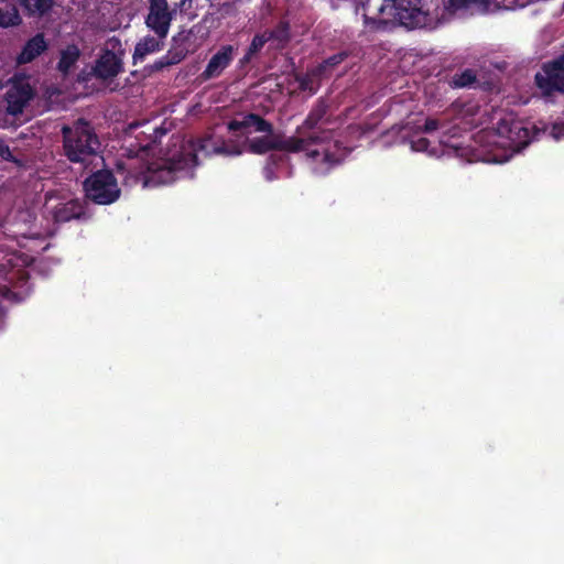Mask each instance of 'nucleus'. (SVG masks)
Returning a JSON list of instances; mask_svg holds the SVG:
<instances>
[{"instance_id":"obj_11","label":"nucleus","mask_w":564,"mask_h":564,"mask_svg":"<svg viewBox=\"0 0 564 564\" xmlns=\"http://www.w3.org/2000/svg\"><path fill=\"white\" fill-rule=\"evenodd\" d=\"M235 48L232 45H223L209 59L207 66L200 74L204 80L219 77L234 59Z\"/></svg>"},{"instance_id":"obj_5","label":"nucleus","mask_w":564,"mask_h":564,"mask_svg":"<svg viewBox=\"0 0 564 564\" xmlns=\"http://www.w3.org/2000/svg\"><path fill=\"white\" fill-rule=\"evenodd\" d=\"M534 85L544 98L564 95V52L541 65L534 75Z\"/></svg>"},{"instance_id":"obj_17","label":"nucleus","mask_w":564,"mask_h":564,"mask_svg":"<svg viewBox=\"0 0 564 564\" xmlns=\"http://www.w3.org/2000/svg\"><path fill=\"white\" fill-rule=\"evenodd\" d=\"M128 132L134 134L140 150H149L158 140L159 128L150 127L149 122H133L128 127Z\"/></svg>"},{"instance_id":"obj_34","label":"nucleus","mask_w":564,"mask_h":564,"mask_svg":"<svg viewBox=\"0 0 564 564\" xmlns=\"http://www.w3.org/2000/svg\"><path fill=\"white\" fill-rule=\"evenodd\" d=\"M313 80L308 76H304L299 79V87L301 90H310L312 94L315 93V89L313 88Z\"/></svg>"},{"instance_id":"obj_10","label":"nucleus","mask_w":564,"mask_h":564,"mask_svg":"<svg viewBox=\"0 0 564 564\" xmlns=\"http://www.w3.org/2000/svg\"><path fill=\"white\" fill-rule=\"evenodd\" d=\"M498 135L507 139L514 147L525 145L529 142V130L521 120L512 116L500 118L497 122Z\"/></svg>"},{"instance_id":"obj_7","label":"nucleus","mask_w":564,"mask_h":564,"mask_svg":"<svg viewBox=\"0 0 564 564\" xmlns=\"http://www.w3.org/2000/svg\"><path fill=\"white\" fill-rule=\"evenodd\" d=\"M145 25L160 37H166L176 9H170L167 0H148Z\"/></svg>"},{"instance_id":"obj_42","label":"nucleus","mask_w":564,"mask_h":564,"mask_svg":"<svg viewBox=\"0 0 564 564\" xmlns=\"http://www.w3.org/2000/svg\"><path fill=\"white\" fill-rule=\"evenodd\" d=\"M311 155H312V156H317V155H318V152H317V151H313V152L311 153Z\"/></svg>"},{"instance_id":"obj_36","label":"nucleus","mask_w":564,"mask_h":564,"mask_svg":"<svg viewBox=\"0 0 564 564\" xmlns=\"http://www.w3.org/2000/svg\"><path fill=\"white\" fill-rule=\"evenodd\" d=\"M430 144V141L426 138H419L416 141L412 142V149L415 151H423Z\"/></svg>"},{"instance_id":"obj_12","label":"nucleus","mask_w":564,"mask_h":564,"mask_svg":"<svg viewBox=\"0 0 564 564\" xmlns=\"http://www.w3.org/2000/svg\"><path fill=\"white\" fill-rule=\"evenodd\" d=\"M228 130L231 132L242 131L250 133V129L256 132H272L273 124L257 113H247L241 120H231L228 122Z\"/></svg>"},{"instance_id":"obj_23","label":"nucleus","mask_w":564,"mask_h":564,"mask_svg":"<svg viewBox=\"0 0 564 564\" xmlns=\"http://www.w3.org/2000/svg\"><path fill=\"white\" fill-rule=\"evenodd\" d=\"M328 111V105L324 99H318L314 107L308 112L303 122L302 128L306 130H314L317 124L324 119Z\"/></svg>"},{"instance_id":"obj_31","label":"nucleus","mask_w":564,"mask_h":564,"mask_svg":"<svg viewBox=\"0 0 564 564\" xmlns=\"http://www.w3.org/2000/svg\"><path fill=\"white\" fill-rule=\"evenodd\" d=\"M454 9H466L473 4H485L487 0H448Z\"/></svg>"},{"instance_id":"obj_18","label":"nucleus","mask_w":564,"mask_h":564,"mask_svg":"<svg viewBox=\"0 0 564 564\" xmlns=\"http://www.w3.org/2000/svg\"><path fill=\"white\" fill-rule=\"evenodd\" d=\"M212 9L213 10L205 15L204 21L209 23L210 28L215 29L221 25L223 20L235 18L239 14V8L228 0L217 6L212 4Z\"/></svg>"},{"instance_id":"obj_20","label":"nucleus","mask_w":564,"mask_h":564,"mask_svg":"<svg viewBox=\"0 0 564 564\" xmlns=\"http://www.w3.org/2000/svg\"><path fill=\"white\" fill-rule=\"evenodd\" d=\"M268 42L274 43L275 48H284L291 40V25L286 20H281L273 29L263 31Z\"/></svg>"},{"instance_id":"obj_22","label":"nucleus","mask_w":564,"mask_h":564,"mask_svg":"<svg viewBox=\"0 0 564 564\" xmlns=\"http://www.w3.org/2000/svg\"><path fill=\"white\" fill-rule=\"evenodd\" d=\"M20 6L29 17L42 18L47 14L53 6V0H20Z\"/></svg>"},{"instance_id":"obj_27","label":"nucleus","mask_w":564,"mask_h":564,"mask_svg":"<svg viewBox=\"0 0 564 564\" xmlns=\"http://www.w3.org/2000/svg\"><path fill=\"white\" fill-rule=\"evenodd\" d=\"M476 80V72L474 69L466 68L462 73L455 74L452 77L451 85L455 88H464L471 86Z\"/></svg>"},{"instance_id":"obj_13","label":"nucleus","mask_w":564,"mask_h":564,"mask_svg":"<svg viewBox=\"0 0 564 564\" xmlns=\"http://www.w3.org/2000/svg\"><path fill=\"white\" fill-rule=\"evenodd\" d=\"M122 72V61L112 51H105L96 61L94 73L97 78L111 79Z\"/></svg>"},{"instance_id":"obj_38","label":"nucleus","mask_w":564,"mask_h":564,"mask_svg":"<svg viewBox=\"0 0 564 564\" xmlns=\"http://www.w3.org/2000/svg\"><path fill=\"white\" fill-rule=\"evenodd\" d=\"M192 6V0H180V2L176 4V7L182 11L189 9Z\"/></svg>"},{"instance_id":"obj_40","label":"nucleus","mask_w":564,"mask_h":564,"mask_svg":"<svg viewBox=\"0 0 564 564\" xmlns=\"http://www.w3.org/2000/svg\"><path fill=\"white\" fill-rule=\"evenodd\" d=\"M371 21V19H369L366 14H365V23L366 24H369ZM372 22H375V20H372Z\"/></svg>"},{"instance_id":"obj_15","label":"nucleus","mask_w":564,"mask_h":564,"mask_svg":"<svg viewBox=\"0 0 564 564\" xmlns=\"http://www.w3.org/2000/svg\"><path fill=\"white\" fill-rule=\"evenodd\" d=\"M47 42L43 33H37L26 41L15 58L18 65L33 62L37 56L47 50Z\"/></svg>"},{"instance_id":"obj_9","label":"nucleus","mask_w":564,"mask_h":564,"mask_svg":"<svg viewBox=\"0 0 564 564\" xmlns=\"http://www.w3.org/2000/svg\"><path fill=\"white\" fill-rule=\"evenodd\" d=\"M332 138L330 130L322 132H312L306 138L285 137L283 133H278V151L288 153H299L306 149L308 144L322 143Z\"/></svg>"},{"instance_id":"obj_29","label":"nucleus","mask_w":564,"mask_h":564,"mask_svg":"<svg viewBox=\"0 0 564 564\" xmlns=\"http://www.w3.org/2000/svg\"><path fill=\"white\" fill-rule=\"evenodd\" d=\"M171 65L169 64L167 59L165 58V56H161L160 58H158L154 63L152 64H149L144 67V70L151 75V74H154V73H159V72H162L163 69L170 67Z\"/></svg>"},{"instance_id":"obj_26","label":"nucleus","mask_w":564,"mask_h":564,"mask_svg":"<svg viewBox=\"0 0 564 564\" xmlns=\"http://www.w3.org/2000/svg\"><path fill=\"white\" fill-rule=\"evenodd\" d=\"M348 56L349 53L347 51L338 52L319 63L314 69V73L318 76H324L328 70H332L341 64Z\"/></svg>"},{"instance_id":"obj_21","label":"nucleus","mask_w":564,"mask_h":564,"mask_svg":"<svg viewBox=\"0 0 564 564\" xmlns=\"http://www.w3.org/2000/svg\"><path fill=\"white\" fill-rule=\"evenodd\" d=\"M187 40L188 37L181 33L173 37V45L164 55L171 66L180 64L189 53Z\"/></svg>"},{"instance_id":"obj_30","label":"nucleus","mask_w":564,"mask_h":564,"mask_svg":"<svg viewBox=\"0 0 564 564\" xmlns=\"http://www.w3.org/2000/svg\"><path fill=\"white\" fill-rule=\"evenodd\" d=\"M0 158L6 162L17 163V158L12 154L7 142L0 138Z\"/></svg>"},{"instance_id":"obj_19","label":"nucleus","mask_w":564,"mask_h":564,"mask_svg":"<svg viewBox=\"0 0 564 564\" xmlns=\"http://www.w3.org/2000/svg\"><path fill=\"white\" fill-rule=\"evenodd\" d=\"M265 135L247 140V149L252 154H265L270 151H278V133L264 132Z\"/></svg>"},{"instance_id":"obj_16","label":"nucleus","mask_w":564,"mask_h":564,"mask_svg":"<svg viewBox=\"0 0 564 564\" xmlns=\"http://www.w3.org/2000/svg\"><path fill=\"white\" fill-rule=\"evenodd\" d=\"M165 39L166 37H160L159 35H147L140 39L132 54L133 64L135 65L139 62H143L150 54L161 52L164 48Z\"/></svg>"},{"instance_id":"obj_14","label":"nucleus","mask_w":564,"mask_h":564,"mask_svg":"<svg viewBox=\"0 0 564 564\" xmlns=\"http://www.w3.org/2000/svg\"><path fill=\"white\" fill-rule=\"evenodd\" d=\"M85 215V207L78 198L58 203L52 209V217L55 223H68L73 219H80Z\"/></svg>"},{"instance_id":"obj_41","label":"nucleus","mask_w":564,"mask_h":564,"mask_svg":"<svg viewBox=\"0 0 564 564\" xmlns=\"http://www.w3.org/2000/svg\"><path fill=\"white\" fill-rule=\"evenodd\" d=\"M325 159H326L327 161H329V160H330V159H329V153H328V151H326V152H325Z\"/></svg>"},{"instance_id":"obj_33","label":"nucleus","mask_w":564,"mask_h":564,"mask_svg":"<svg viewBox=\"0 0 564 564\" xmlns=\"http://www.w3.org/2000/svg\"><path fill=\"white\" fill-rule=\"evenodd\" d=\"M286 160L288 156L284 154L272 153L267 158V164H271L272 166L276 167Z\"/></svg>"},{"instance_id":"obj_25","label":"nucleus","mask_w":564,"mask_h":564,"mask_svg":"<svg viewBox=\"0 0 564 564\" xmlns=\"http://www.w3.org/2000/svg\"><path fill=\"white\" fill-rule=\"evenodd\" d=\"M21 23L22 18L15 4L11 3L6 10L0 8V28L8 29L19 26Z\"/></svg>"},{"instance_id":"obj_28","label":"nucleus","mask_w":564,"mask_h":564,"mask_svg":"<svg viewBox=\"0 0 564 564\" xmlns=\"http://www.w3.org/2000/svg\"><path fill=\"white\" fill-rule=\"evenodd\" d=\"M267 43H268V39H267L264 32L257 33L253 36V39H252V41H251V43H250V45H249V47L247 50H249V54H256L257 55L258 53L261 52V50L263 48V46Z\"/></svg>"},{"instance_id":"obj_8","label":"nucleus","mask_w":564,"mask_h":564,"mask_svg":"<svg viewBox=\"0 0 564 564\" xmlns=\"http://www.w3.org/2000/svg\"><path fill=\"white\" fill-rule=\"evenodd\" d=\"M34 97V90L25 77H14L6 93L7 111L12 116L23 112Z\"/></svg>"},{"instance_id":"obj_39","label":"nucleus","mask_w":564,"mask_h":564,"mask_svg":"<svg viewBox=\"0 0 564 564\" xmlns=\"http://www.w3.org/2000/svg\"><path fill=\"white\" fill-rule=\"evenodd\" d=\"M228 1L234 3L235 6H237L239 8L240 4H242L245 2H249L250 0H228Z\"/></svg>"},{"instance_id":"obj_24","label":"nucleus","mask_w":564,"mask_h":564,"mask_svg":"<svg viewBox=\"0 0 564 564\" xmlns=\"http://www.w3.org/2000/svg\"><path fill=\"white\" fill-rule=\"evenodd\" d=\"M79 50L77 46L72 45L61 53L59 61L57 63V69L63 74H68L70 68L76 64L79 58Z\"/></svg>"},{"instance_id":"obj_35","label":"nucleus","mask_w":564,"mask_h":564,"mask_svg":"<svg viewBox=\"0 0 564 564\" xmlns=\"http://www.w3.org/2000/svg\"><path fill=\"white\" fill-rule=\"evenodd\" d=\"M263 176L269 182L278 178V176L275 174V166H272L271 164L265 163V165L263 167Z\"/></svg>"},{"instance_id":"obj_32","label":"nucleus","mask_w":564,"mask_h":564,"mask_svg":"<svg viewBox=\"0 0 564 564\" xmlns=\"http://www.w3.org/2000/svg\"><path fill=\"white\" fill-rule=\"evenodd\" d=\"M440 121L435 118H427L424 122V126L422 128V131L424 133H431L434 132L440 128Z\"/></svg>"},{"instance_id":"obj_4","label":"nucleus","mask_w":564,"mask_h":564,"mask_svg":"<svg viewBox=\"0 0 564 564\" xmlns=\"http://www.w3.org/2000/svg\"><path fill=\"white\" fill-rule=\"evenodd\" d=\"M534 85L544 98L564 95V52L541 65L534 75Z\"/></svg>"},{"instance_id":"obj_37","label":"nucleus","mask_w":564,"mask_h":564,"mask_svg":"<svg viewBox=\"0 0 564 564\" xmlns=\"http://www.w3.org/2000/svg\"><path fill=\"white\" fill-rule=\"evenodd\" d=\"M254 56H256V54H249V50H247L243 57L239 61L240 65L245 66V65L249 64Z\"/></svg>"},{"instance_id":"obj_1","label":"nucleus","mask_w":564,"mask_h":564,"mask_svg":"<svg viewBox=\"0 0 564 564\" xmlns=\"http://www.w3.org/2000/svg\"><path fill=\"white\" fill-rule=\"evenodd\" d=\"M63 154L72 163L87 165L100 150V141L89 121L80 118L61 129Z\"/></svg>"},{"instance_id":"obj_6","label":"nucleus","mask_w":564,"mask_h":564,"mask_svg":"<svg viewBox=\"0 0 564 564\" xmlns=\"http://www.w3.org/2000/svg\"><path fill=\"white\" fill-rule=\"evenodd\" d=\"M422 0H393L394 15L408 29L425 28L433 18L421 6Z\"/></svg>"},{"instance_id":"obj_3","label":"nucleus","mask_w":564,"mask_h":564,"mask_svg":"<svg viewBox=\"0 0 564 564\" xmlns=\"http://www.w3.org/2000/svg\"><path fill=\"white\" fill-rule=\"evenodd\" d=\"M85 196L98 205H110L118 200L121 189L110 170H98L83 183Z\"/></svg>"},{"instance_id":"obj_2","label":"nucleus","mask_w":564,"mask_h":564,"mask_svg":"<svg viewBox=\"0 0 564 564\" xmlns=\"http://www.w3.org/2000/svg\"><path fill=\"white\" fill-rule=\"evenodd\" d=\"M225 142L220 139H215L212 135H205L195 140L188 141L181 147L177 153H174L167 161L166 169L161 170V173L172 174L191 170L199 164L198 156L203 155L208 158L213 154H230Z\"/></svg>"}]
</instances>
